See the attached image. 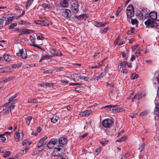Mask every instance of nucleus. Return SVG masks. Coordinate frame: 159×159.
Here are the masks:
<instances>
[{
	"instance_id": "obj_27",
	"label": "nucleus",
	"mask_w": 159,
	"mask_h": 159,
	"mask_svg": "<svg viewBox=\"0 0 159 159\" xmlns=\"http://www.w3.org/2000/svg\"><path fill=\"white\" fill-rule=\"evenodd\" d=\"M14 137L16 141H19L20 138V134L18 132H16L14 135Z\"/></svg>"
},
{
	"instance_id": "obj_2",
	"label": "nucleus",
	"mask_w": 159,
	"mask_h": 159,
	"mask_svg": "<svg viewBox=\"0 0 159 159\" xmlns=\"http://www.w3.org/2000/svg\"><path fill=\"white\" fill-rule=\"evenodd\" d=\"M113 121L110 119H106L102 121V125L105 128H110L113 125Z\"/></svg>"
},
{
	"instance_id": "obj_23",
	"label": "nucleus",
	"mask_w": 159,
	"mask_h": 159,
	"mask_svg": "<svg viewBox=\"0 0 159 159\" xmlns=\"http://www.w3.org/2000/svg\"><path fill=\"white\" fill-rule=\"evenodd\" d=\"M131 23L132 25H136V26L138 25L139 21L136 19H131Z\"/></svg>"
},
{
	"instance_id": "obj_35",
	"label": "nucleus",
	"mask_w": 159,
	"mask_h": 159,
	"mask_svg": "<svg viewBox=\"0 0 159 159\" xmlns=\"http://www.w3.org/2000/svg\"><path fill=\"white\" fill-rule=\"evenodd\" d=\"M79 78L81 80L85 81H87L89 80V78L88 77L81 75L79 76Z\"/></svg>"
},
{
	"instance_id": "obj_31",
	"label": "nucleus",
	"mask_w": 159,
	"mask_h": 159,
	"mask_svg": "<svg viewBox=\"0 0 159 159\" xmlns=\"http://www.w3.org/2000/svg\"><path fill=\"white\" fill-rule=\"evenodd\" d=\"M43 143L41 142H40V141L39 140V142L37 143V146L38 148H42V150L43 149Z\"/></svg>"
},
{
	"instance_id": "obj_24",
	"label": "nucleus",
	"mask_w": 159,
	"mask_h": 159,
	"mask_svg": "<svg viewBox=\"0 0 159 159\" xmlns=\"http://www.w3.org/2000/svg\"><path fill=\"white\" fill-rule=\"evenodd\" d=\"M138 95L137 99L139 100L140 99L142 98L143 97L145 96L146 94L144 92H142Z\"/></svg>"
},
{
	"instance_id": "obj_33",
	"label": "nucleus",
	"mask_w": 159,
	"mask_h": 159,
	"mask_svg": "<svg viewBox=\"0 0 159 159\" xmlns=\"http://www.w3.org/2000/svg\"><path fill=\"white\" fill-rule=\"evenodd\" d=\"M86 116H88L93 114V111L91 110H86L85 111Z\"/></svg>"
},
{
	"instance_id": "obj_36",
	"label": "nucleus",
	"mask_w": 159,
	"mask_h": 159,
	"mask_svg": "<svg viewBox=\"0 0 159 159\" xmlns=\"http://www.w3.org/2000/svg\"><path fill=\"white\" fill-rule=\"evenodd\" d=\"M37 101V100L36 99H28L27 102L28 103H36Z\"/></svg>"
},
{
	"instance_id": "obj_29",
	"label": "nucleus",
	"mask_w": 159,
	"mask_h": 159,
	"mask_svg": "<svg viewBox=\"0 0 159 159\" xmlns=\"http://www.w3.org/2000/svg\"><path fill=\"white\" fill-rule=\"evenodd\" d=\"M42 6L44 8H47L48 9H51L52 8V7L50 4L45 3H43L42 4Z\"/></svg>"
},
{
	"instance_id": "obj_44",
	"label": "nucleus",
	"mask_w": 159,
	"mask_h": 159,
	"mask_svg": "<svg viewBox=\"0 0 159 159\" xmlns=\"http://www.w3.org/2000/svg\"><path fill=\"white\" fill-rule=\"evenodd\" d=\"M102 149V148L101 147H99L97 148L95 151L96 154L98 155Z\"/></svg>"
},
{
	"instance_id": "obj_37",
	"label": "nucleus",
	"mask_w": 159,
	"mask_h": 159,
	"mask_svg": "<svg viewBox=\"0 0 159 159\" xmlns=\"http://www.w3.org/2000/svg\"><path fill=\"white\" fill-rule=\"evenodd\" d=\"M84 15H80V16H78L77 15H76L75 16V17L76 18H77L79 20H82L84 18Z\"/></svg>"
},
{
	"instance_id": "obj_51",
	"label": "nucleus",
	"mask_w": 159,
	"mask_h": 159,
	"mask_svg": "<svg viewBox=\"0 0 159 159\" xmlns=\"http://www.w3.org/2000/svg\"><path fill=\"white\" fill-rule=\"evenodd\" d=\"M120 37L119 36H118L116 39L114 41V44L115 45L118 44V41L119 40Z\"/></svg>"
},
{
	"instance_id": "obj_59",
	"label": "nucleus",
	"mask_w": 159,
	"mask_h": 159,
	"mask_svg": "<svg viewBox=\"0 0 159 159\" xmlns=\"http://www.w3.org/2000/svg\"><path fill=\"white\" fill-rule=\"evenodd\" d=\"M53 145L49 142L48 143L47 146L49 149H52L53 148Z\"/></svg>"
},
{
	"instance_id": "obj_3",
	"label": "nucleus",
	"mask_w": 159,
	"mask_h": 159,
	"mask_svg": "<svg viewBox=\"0 0 159 159\" xmlns=\"http://www.w3.org/2000/svg\"><path fill=\"white\" fill-rule=\"evenodd\" d=\"M71 9L75 13H76L79 11V4L75 0L71 3Z\"/></svg>"
},
{
	"instance_id": "obj_15",
	"label": "nucleus",
	"mask_w": 159,
	"mask_h": 159,
	"mask_svg": "<svg viewBox=\"0 0 159 159\" xmlns=\"http://www.w3.org/2000/svg\"><path fill=\"white\" fill-rule=\"evenodd\" d=\"M13 78L14 77L12 76L7 78H1L0 79L1 82L4 83L7 82L12 80Z\"/></svg>"
},
{
	"instance_id": "obj_11",
	"label": "nucleus",
	"mask_w": 159,
	"mask_h": 159,
	"mask_svg": "<svg viewBox=\"0 0 159 159\" xmlns=\"http://www.w3.org/2000/svg\"><path fill=\"white\" fill-rule=\"evenodd\" d=\"M123 109L121 107H117L116 106H112L111 111L113 112H120L123 111Z\"/></svg>"
},
{
	"instance_id": "obj_47",
	"label": "nucleus",
	"mask_w": 159,
	"mask_h": 159,
	"mask_svg": "<svg viewBox=\"0 0 159 159\" xmlns=\"http://www.w3.org/2000/svg\"><path fill=\"white\" fill-rule=\"evenodd\" d=\"M145 145L144 144L142 143L141 145L139 147V149L140 150V151L141 152L143 151L144 148H145Z\"/></svg>"
},
{
	"instance_id": "obj_50",
	"label": "nucleus",
	"mask_w": 159,
	"mask_h": 159,
	"mask_svg": "<svg viewBox=\"0 0 159 159\" xmlns=\"http://www.w3.org/2000/svg\"><path fill=\"white\" fill-rule=\"evenodd\" d=\"M104 75V74L103 73H102L100 75L96 76V77L97 78V80H98L101 78H102V77H103Z\"/></svg>"
},
{
	"instance_id": "obj_6",
	"label": "nucleus",
	"mask_w": 159,
	"mask_h": 159,
	"mask_svg": "<svg viewBox=\"0 0 159 159\" xmlns=\"http://www.w3.org/2000/svg\"><path fill=\"white\" fill-rule=\"evenodd\" d=\"M2 17L3 20L6 21L5 23L6 25H8L10 24L13 20V18H14L13 16H3Z\"/></svg>"
},
{
	"instance_id": "obj_40",
	"label": "nucleus",
	"mask_w": 159,
	"mask_h": 159,
	"mask_svg": "<svg viewBox=\"0 0 159 159\" xmlns=\"http://www.w3.org/2000/svg\"><path fill=\"white\" fill-rule=\"evenodd\" d=\"M138 77V75L135 73H133L132 75L131 76V79L132 80L135 79L137 78Z\"/></svg>"
},
{
	"instance_id": "obj_52",
	"label": "nucleus",
	"mask_w": 159,
	"mask_h": 159,
	"mask_svg": "<svg viewBox=\"0 0 159 159\" xmlns=\"http://www.w3.org/2000/svg\"><path fill=\"white\" fill-rule=\"evenodd\" d=\"M45 85L48 87H53L54 86V84L52 83H46Z\"/></svg>"
},
{
	"instance_id": "obj_12",
	"label": "nucleus",
	"mask_w": 159,
	"mask_h": 159,
	"mask_svg": "<svg viewBox=\"0 0 159 159\" xmlns=\"http://www.w3.org/2000/svg\"><path fill=\"white\" fill-rule=\"evenodd\" d=\"M34 31L31 30L26 29L23 30V29H20L19 32L21 33V34H29L32 32H33Z\"/></svg>"
},
{
	"instance_id": "obj_8",
	"label": "nucleus",
	"mask_w": 159,
	"mask_h": 159,
	"mask_svg": "<svg viewBox=\"0 0 159 159\" xmlns=\"http://www.w3.org/2000/svg\"><path fill=\"white\" fill-rule=\"evenodd\" d=\"M67 142V139L66 138L61 137L60 138L58 139L59 144L58 146H62L63 148H64L65 145Z\"/></svg>"
},
{
	"instance_id": "obj_19",
	"label": "nucleus",
	"mask_w": 159,
	"mask_h": 159,
	"mask_svg": "<svg viewBox=\"0 0 159 159\" xmlns=\"http://www.w3.org/2000/svg\"><path fill=\"white\" fill-rule=\"evenodd\" d=\"M34 0H27L25 5V7L26 9H28L29 7L32 4Z\"/></svg>"
},
{
	"instance_id": "obj_41",
	"label": "nucleus",
	"mask_w": 159,
	"mask_h": 159,
	"mask_svg": "<svg viewBox=\"0 0 159 159\" xmlns=\"http://www.w3.org/2000/svg\"><path fill=\"white\" fill-rule=\"evenodd\" d=\"M94 25L98 27H101V22L95 21L94 22Z\"/></svg>"
},
{
	"instance_id": "obj_14",
	"label": "nucleus",
	"mask_w": 159,
	"mask_h": 159,
	"mask_svg": "<svg viewBox=\"0 0 159 159\" xmlns=\"http://www.w3.org/2000/svg\"><path fill=\"white\" fill-rule=\"evenodd\" d=\"M127 20L129 21L130 19L133 16L134 14V11H126Z\"/></svg>"
},
{
	"instance_id": "obj_34",
	"label": "nucleus",
	"mask_w": 159,
	"mask_h": 159,
	"mask_svg": "<svg viewBox=\"0 0 159 159\" xmlns=\"http://www.w3.org/2000/svg\"><path fill=\"white\" fill-rule=\"evenodd\" d=\"M4 59L7 61H8L10 60L9 56L7 54H4L3 56Z\"/></svg>"
},
{
	"instance_id": "obj_1",
	"label": "nucleus",
	"mask_w": 159,
	"mask_h": 159,
	"mask_svg": "<svg viewBox=\"0 0 159 159\" xmlns=\"http://www.w3.org/2000/svg\"><path fill=\"white\" fill-rule=\"evenodd\" d=\"M64 150V148L62 146H57L54 148L53 154L54 156L61 157H62V151Z\"/></svg>"
},
{
	"instance_id": "obj_7",
	"label": "nucleus",
	"mask_w": 159,
	"mask_h": 159,
	"mask_svg": "<svg viewBox=\"0 0 159 159\" xmlns=\"http://www.w3.org/2000/svg\"><path fill=\"white\" fill-rule=\"evenodd\" d=\"M62 14L64 17L67 19H68L71 16L70 11L68 9H62Z\"/></svg>"
},
{
	"instance_id": "obj_39",
	"label": "nucleus",
	"mask_w": 159,
	"mask_h": 159,
	"mask_svg": "<svg viewBox=\"0 0 159 159\" xmlns=\"http://www.w3.org/2000/svg\"><path fill=\"white\" fill-rule=\"evenodd\" d=\"M7 107V110L4 112H3V115H7L8 114L9 111H11V108L10 107Z\"/></svg>"
},
{
	"instance_id": "obj_53",
	"label": "nucleus",
	"mask_w": 159,
	"mask_h": 159,
	"mask_svg": "<svg viewBox=\"0 0 159 159\" xmlns=\"http://www.w3.org/2000/svg\"><path fill=\"white\" fill-rule=\"evenodd\" d=\"M147 113L148 112L147 111H143L140 112V116H144L146 115Z\"/></svg>"
},
{
	"instance_id": "obj_38",
	"label": "nucleus",
	"mask_w": 159,
	"mask_h": 159,
	"mask_svg": "<svg viewBox=\"0 0 159 159\" xmlns=\"http://www.w3.org/2000/svg\"><path fill=\"white\" fill-rule=\"evenodd\" d=\"M134 11V8L131 5H129L127 8L126 11Z\"/></svg>"
},
{
	"instance_id": "obj_45",
	"label": "nucleus",
	"mask_w": 159,
	"mask_h": 159,
	"mask_svg": "<svg viewBox=\"0 0 159 159\" xmlns=\"http://www.w3.org/2000/svg\"><path fill=\"white\" fill-rule=\"evenodd\" d=\"M17 96V94L16 93L14 95L12 96L11 98H10L9 99L8 101H9V102H11L12 99H14L15 98H16Z\"/></svg>"
},
{
	"instance_id": "obj_48",
	"label": "nucleus",
	"mask_w": 159,
	"mask_h": 159,
	"mask_svg": "<svg viewBox=\"0 0 159 159\" xmlns=\"http://www.w3.org/2000/svg\"><path fill=\"white\" fill-rule=\"evenodd\" d=\"M108 142L107 140H104L100 142V143L103 146H104L106 144H107Z\"/></svg>"
},
{
	"instance_id": "obj_42",
	"label": "nucleus",
	"mask_w": 159,
	"mask_h": 159,
	"mask_svg": "<svg viewBox=\"0 0 159 159\" xmlns=\"http://www.w3.org/2000/svg\"><path fill=\"white\" fill-rule=\"evenodd\" d=\"M32 119V117L31 116L28 117L27 118V120L26 121V123L27 125H29L30 123L31 120Z\"/></svg>"
},
{
	"instance_id": "obj_49",
	"label": "nucleus",
	"mask_w": 159,
	"mask_h": 159,
	"mask_svg": "<svg viewBox=\"0 0 159 159\" xmlns=\"http://www.w3.org/2000/svg\"><path fill=\"white\" fill-rule=\"evenodd\" d=\"M17 25V23H15L11 24L9 26L10 29H12L14 27L16 26Z\"/></svg>"
},
{
	"instance_id": "obj_61",
	"label": "nucleus",
	"mask_w": 159,
	"mask_h": 159,
	"mask_svg": "<svg viewBox=\"0 0 159 159\" xmlns=\"http://www.w3.org/2000/svg\"><path fill=\"white\" fill-rule=\"evenodd\" d=\"M85 111H83L80 112L79 114V115L82 116H86Z\"/></svg>"
},
{
	"instance_id": "obj_62",
	"label": "nucleus",
	"mask_w": 159,
	"mask_h": 159,
	"mask_svg": "<svg viewBox=\"0 0 159 159\" xmlns=\"http://www.w3.org/2000/svg\"><path fill=\"white\" fill-rule=\"evenodd\" d=\"M139 45H134L133 46H132L131 47L133 51H134L138 47Z\"/></svg>"
},
{
	"instance_id": "obj_56",
	"label": "nucleus",
	"mask_w": 159,
	"mask_h": 159,
	"mask_svg": "<svg viewBox=\"0 0 159 159\" xmlns=\"http://www.w3.org/2000/svg\"><path fill=\"white\" fill-rule=\"evenodd\" d=\"M134 30H135L134 28L131 27L130 29V30L128 31L127 32V33L128 34H130V33H129L130 32H131V33H134Z\"/></svg>"
},
{
	"instance_id": "obj_5",
	"label": "nucleus",
	"mask_w": 159,
	"mask_h": 159,
	"mask_svg": "<svg viewBox=\"0 0 159 159\" xmlns=\"http://www.w3.org/2000/svg\"><path fill=\"white\" fill-rule=\"evenodd\" d=\"M16 54L18 56L20 57V58L22 59H25L27 57L26 51L24 50L23 48L19 49L18 52L16 53Z\"/></svg>"
},
{
	"instance_id": "obj_32",
	"label": "nucleus",
	"mask_w": 159,
	"mask_h": 159,
	"mask_svg": "<svg viewBox=\"0 0 159 159\" xmlns=\"http://www.w3.org/2000/svg\"><path fill=\"white\" fill-rule=\"evenodd\" d=\"M155 114L157 116H159V107L156 106L154 110Z\"/></svg>"
},
{
	"instance_id": "obj_4",
	"label": "nucleus",
	"mask_w": 159,
	"mask_h": 159,
	"mask_svg": "<svg viewBox=\"0 0 159 159\" xmlns=\"http://www.w3.org/2000/svg\"><path fill=\"white\" fill-rule=\"evenodd\" d=\"M144 24L147 27L151 26L152 28L154 27L155 25H157V23H156L155 20H151L150 18H148L146 21L144 22Z\"/></svg>"
},
{
	"instance_id": "obj_58",
	"label": "nucleus",
	"mask_w": 159,
	"mask_h": 159,
	"mask_svg": "<svg viewBox=\"0 0 159 159\" xmlns=\"http://www.w3.org/2000/svg\"><path fill=\"white\" fill-rule=\"evenodd\" d=\"M141 51V50H139L136 51L135 53L136 57H138L140 55Z\"/></svg>"
},
{
	"instance_id": "obj_9",
	"label": "nucleus",
	"mask_w": 159,
	"mask_h": 159,
	"mask_svg": "<svg viewBox=\"0 0 159 159\" xmlns=\"http://www.w3.org/2000/svg\"><path fill=\"white\" fill-rule=\"evenodd\" d=\"M50 52L53 56H61L62 55V53L59 50L56 51L55 50L51 49L50 50Z\"/></svg>"
},
{
	"instance_id": "obj_54",
	"label": "nucleus",
	"mask_w": 159,
	"mask_h": 159,
	"mask_svg": "<svg viewBox=\"0 0 159 159\" xmlns=\"http://www.w3.org/2000/svg\"><path fill=\"white\" fill-rule=\"evenodd\" d=\"M121 54L123 57L125 58V59H127V54L125 52H122L121 53Z\"/></svg>"
},
{
	"instance_id": "obj_16",
	"label": "nucleus",
	"mask_w": 159,
	"mask_h": 159,
	"mask_svg": "<svg viewBox=\"0 0 159 159\" xmlns=\"http://www.w3.org/2000/svg\"><path fill=\"white\" fill-rule=\"evenodd\" d=\"M51 21L47 19L41 20V25L43 26H47L51 24Z\"/></svg>"
},
{
	"instance_id": "obj_22",
	"label": "nucleus",
	"mask_w": 159,
	"mask_h": 159,
	"mask_svg": "<svg viewBox=\"0 0 159 159\" xmlns=\"http://www.w3.org/2000/svg\"><path fill=\"white\" fill-rule=\"evenodd\" d=\"M57 142V139L52 138L51 139L49 142V143L53 145H55Z\"/></svg>"
},
{
	"instance_id": "obj_13",
	"label": "nucleus",
	"mask_w": 159,
	"mask_h": 159,
	"mask_svg": "<svg viewBox=\"0 0 159 159\" xmlns=\"http://www.w3.org/2000/svg\"><path fill=\"white\" fill-rule=\"evenodd\" d=\"M17 102V100L16 99H12V100L9 102V101L5 105L3 106V107H11L12 104H14L16 103Z\"/></svg>"
},
{
	"instance_id": "obj_26",
	"label": "nucleus",
	"mask_w": 159,
	"mask_h": 159,
	"mask_svg": "<svg viewBox=\"0 0 159 159\" xmlns=\"http://www.w3.org/2000/svg\"><path fill=\"white\" fill-rule=\"evenodd\" d=\"M105 108H107V110L108 111H111L112 109V105H108L104 106L101 108V109Z\"/></svg>"
},
{
	"instance_id": "obj_21",
	"label": "nucleus",
	"mask_w": 159,
	"mask_h": 159,
	"mask_svg": "<svg viewBox=\"0 0 159 159\" xmlns=\"http://www.w3.org/2000/svg\"><path fill=\"white\" fill-rule=\"evenodd\" d=\"M52 56L49 55H43L42 56L41 58L39 61V62H41V61L44 60V59H50L51 57H52Z\"/></svg>"
},
{
	"instance_id": "obj_43",
	"label": "nucleus",
	"mask_w": 159,
	"mask_h": 159,
	"mask_svg": "<svg viewBox=\"0 0 159 159\" xmlns=\"http://www.w3.org/2000/svg\"><path fill=\"white\" fill-rule=\"evenodd\" d=\"M3 21L2 18H0V30L3 27Z\"/></svg>"
},
{
	"instance_id": "obj_30",
	"label": "nucleus",
	"mask_w": 159,
	"mask_h": 159,
	"mask_svg": "<svg viewBox=\"0 0 159 159\" xmlns=\"http://www.w3.org/2000/svg\"><path fill=\"white\" fill-rule=\"evenodd\" d=\"M3 153L2 156L5 158L8 157L10 155V152L9 151H5L2 152Z\"/></svg>"
},
{
	"instance_id": "obj_63",
	"label": "nucleus",
	"mask_w": 159,
	"mask_h": 159,
	"mask_svg": "<svg viewBox=\"0 0 159 159\" xmlns=\"http://www.w3.org/2000/svg\"><path fill=\"white\" fill-rule=\"evenodd\" d=\"M137 113H134L130 114V115H129V116L132 118H133L137 116Z\"/></svg>"
},
{
	"instance_id": "obj_64",
	"label": "nucleus",
	"mask_w": 159,
	"mask_h": 159,
	"mask_svg": "<svg viewBox=\"0 0 159 159\" xmlns=\"http://www.w3.org/2000/svg\"><path fill=\"white\" fill-rule=\"evenodd\" d=\"M48 137L47 136H45L43 138L41 139L40 140L41 142L44 143V141L47 139Z\"/></svg>"
},
{
	"instance_id": "obj_25",
	"label": "nucleus",
	"mask_w": 159,
	"mask_h": 159,
	"mask_svg": "<svg viewBox=\"0 0 159 159\" xmlns=\"http://www.w3.org/2000/svg\"><path fill=\"white\" fill-rule=\"evenodd\" d=\"M127 139L126 136H124L116 140V142H120L125 141Z\"/></svg>"
},
{
	"instance_id": "obj_20",
	"label": "nucleus",
	"mask_w": 159,
	"mask_h": 159,
	"mask_svg": "<svg viewBox=\"0 0 159 159\" xmlns=\"http://www.w3.org/2000/svg\"><path fill=\"white\" fill-rule=\"evenodd\" d=\"M136 16L140 20L143 19V15L140 11L137 12Z\"/></svg>"
},
{
	"instance_id": "obj_46",
	"label": "nucleus",
	"mask_w": 159,
	"mask_h": 159,
	"mask_svg": "<svg viewBox=\"0 0 159 159\" xmlns=\"http://www.w3.org/2000/svg\"><path fill=\"white\" fill-rule=\"evenodd\" d=\"M126 62L125 61L121 62V63H120V65H119L120 66V69L122 67H124L125 66H126Z\"/></svg>"
},
{
	"instance_id": "obj_10",
	"label": "nucleus",
	"mask_w": 159,
	"mask_h": 159,
	"mask_svg": "<svg viewBox=\"0 0 159 159\" xmlns=\"http://www.w3.org/2000/svg\"><path fill=\"white\" fill-rule=\"evenodd\" d=\"M149 16L150 19L155 20L157 18V13L154 11H151L149 14Z\"/></svg>"
},
{
	"instance_id": "obj_18",
	"label": "nucleus",
	"mask_w": 159,
	"mask_h": 159,
	"mask_svg": "<svg viewBox=\"0 0 159 159\" xmlns=\"http://www.w3.org/2000/svg\"><path fill=\"white\" fill-rule=\"evenodd\" d=\"M130 152L126 153L124 154L120 155L119 157V158L120 159H124L125 158L129 156L131 154Z\"/></svg>"
},
{
	"instance_id": "obj_57",
	"label": "nucleus",
	"mask_w": 159,
	"mask_h": 159,
	"mask_svg": "<svg viewBox=\"0 0 159 159\" xmlns=\"http://www.w3.org/2000/svg\"><path fill=\"white\" fill-rule=\"evenodd\" d=\"M30 40L33 43H34L35 42V38L32 36L31 35H30Z\"/></svg>"
},
{
	"instance_id": "obj_55",
	"label": "nucleus",
	"mask_w": 159,
	"mask_h": 159,
	"mask_svg": "<svg viewBox=\"0 0 159 159\" xmlns=\"http://www.w3.org/2000/svg\"><path fill=\"white\" fill-rule=\"evenodd\" d=\"M30 45L32 46H34V47H36L37 48H38L41 49L42 50H43V48H41L38 45H36L35 44H31Z\"/></svg>"
},
{
	"instance_id": "obj_28",
	"label": "nucleus",
	"mask_w": 159,
	"mask_h": 159,
	"mask_svg": "<svg viewBox=\"0 0 159 159\" xmlns=\"http://www.w3.org/2000/svg\"><path fill=\"white\" fill-rule=\"evenodd\" d=\"M62 6L64 7H67L68 6L67 0H63L61 4Z\"/></svg>"
},
{
	"instance_id": "obj_17",
	"label": "nucleus",
	"mask_w": 159,
	"mask_h": 159,
	"mask_svg": "<svg viewBox=\"0 0 159 159\" xmlns=\"http://www.w3.org/2000/svg\"><path fill=\"white\" fill-rule=\"evenodd\" d=\"M51 122L53 123H56L58 120V117L56 115H53L50 118Z\"/></svg>"
},
{
	"instance_id": "obj_60",
	"label": "nucleus",
	"mask_w": 159,
	"mask_h": 159,
	"mask_svg": "<svg viewBox=\"0 0 159 159\" xmlns=\"http://www.w3.org/2000/svg\"><path fill=\"white\" fill-rule=\"evenodd\" d=\"M85 111H83L80 112L79 114V115L82 116H86Z\"/></svg>"
}]
</instances>
